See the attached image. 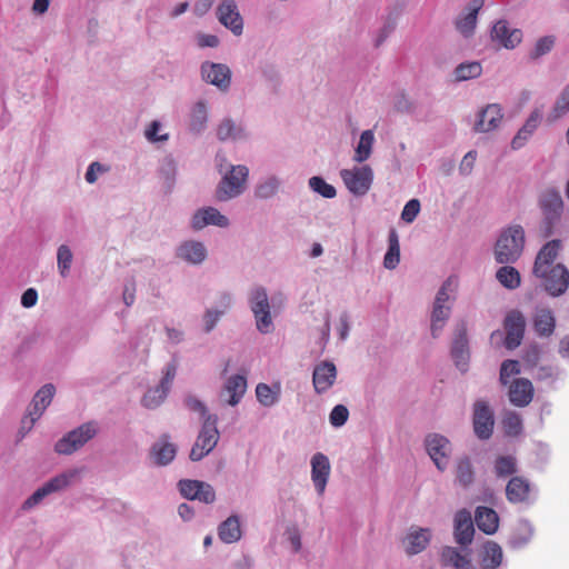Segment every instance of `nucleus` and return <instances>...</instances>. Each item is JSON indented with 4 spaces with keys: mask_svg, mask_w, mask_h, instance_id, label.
I'll return each instance as SVG.
<instances>
[{
    "mask_svg": "<svg viewBox=\"0 0 569 569\" xmlns=\"http://www.w3.org/2000/svg\"><path fill=\"white\" fill-rule=\"evenodd\" d=\"M441 562L443 566H451L456 569H463L470 565V559L467 555H462L455 547H445L441 551Z\"/></svg>",
    "mask_w": 569,
    "mask_h": 569,
    "instance_id": "34",
    "label": "nucleus"
},
{
    "mask_svg": "<svg viewBox=\"0 0 569 569\" xmlns=\"http://www.w3.org/2000/svg\"><path fill=\"white\" fill-rule=\"evenodd\" d=\"M502 119V112L499 104H489L479 113V119L475 124L478 132H489L496 129Z\"/></svg>",
    "mask_w": 569,
    "mask_h": 569,
    "instance_id": "27",
    "label": "nucleus"
},
{
    "mask_svg": "<svg viewBox=\"0 0 569 569\" xmlns=\"http://www.w3.org/2000/svg\"><path fill=\"white\" fill-rule=\"evenodd\" d=\"M475 535L473 522L470 511L459 510L455 516V540L460 546H468L472 542Z\"/></svg>",
    "mask_w": 569,
    "mask_h": 569,
    "instance_id": "21",
    "label": "nucleus"
},
{
    "mask_svg": "<svg viewBox=\"0 0 569 569\" xmlns=\"http://www.w3.org/2000/svg\"><path fill=\"white\" fill-rule=\"evenodd\" d=\"M247 390V379L244 376H231L221 392V397H226V401L230 406H236L240 402L241 398Z\"/></svg>",
    "mask_w": 569,
    "mask_h": 569,
    "instance_id": "26",
    "label": "nucleus"
},
{
    "mask_svg": "<svg viewBox=\"0 0 569 569\" xmlns=\"http://www.w3.org/2000/svg\"><path fill=\"white\" fill-rule=\"evenodd\" d=\"M482 72L481 64L479 62H465L460 63L455 69V77L458 81H466L469 79L478 78Z\"/></svg>",
    "mask_w": 569,
    "mask_h": 569,
    "instance_id": "42",
    "label": "nucleus"
},
{
    "mask_svg": "<svg viewBox=\"0 0 569 569\" xmlns=\"http://www.w3.org/2000/svg\"><path fill=\"white\" fill-rule=\"evenodd\" d=\"M430 541L428 529H417L410 531L403 540L405 550L408 555H417L426 549Z\"/></svg>",
    "mask_w": 569,
    "mask_h": 569,
    "instance_id": "31",
    "label": "nucleus"
},
{
    "mask_svg": "<svg viewBox=\"0 0 569 569\" xmlns=\"http://www.w3.org/2000/svg\"><path fill=\"white\" fill-rule=\"evenodd\" d=\"M219 538L226 543H233L241 538V529L239 518L230 516L227 518L218 529Z\"/></svg>",
    "mask_w": 569,
    "mask_h": 569,
    "instance_id": "33",
    "label": "nucleus"
},
{
    "mask_svg": "<svg viewBox=\"0 0 569 569\" xmlns=\"http://www.w3.org/2000/svg\"><path fill=\"white\" fill-rule=\"evenodd\" d=\"M256 396L258 401L264 407H271L278 401V395L267 383H258Z\"/></svg>",
    "mask_w": 569,
    "mask_h": 569,
    "instance_id": "50",
    "label": "nucleus"
},
{
    "mask_svg": "<svg viewBox=\"0 0 569 569\" xmlns=\"http://www.w3.org/2000/svg\"><path fill=\"white\" fill-rule=\"evenodd\" d=\"M176 372H177L176 365L174 363L168 365L166 368V371H164V376L161 379V382L159 386H161L163 389L169 391L170 385H171L172 380L174 379Z\"/></svg>",
    "mask_w": 569,
    "mask_h": 569,
    "instance_id": "61",
    "label": "nucleus"
},
{
    "mask_svg": "<svg viewBox=\"0 0 569 569\" xmlns=\"http://www.w3.org/2000/svg\"><path fill=\"white\" fill-rule=\"evenodd\" d=\"M231 305V297L228 293H222L219 298V306L222 308L221 310H212L209 309L204 313L203 321H204V330L207 332H210L216 323L218 322L220 316H222L226 310L230 308Z\"/></svg>",
    "mask_w": 569,
    "mask_h": 569,
    "instance_id": "38",
    "label": "nucleus"
},
{
    "mask_svg": "<svg viewBox=\"0 0 569 569\" xmlns=\"http://www.w3.org/2000/svg\"><path fill=\"white\" fill-rule=\"evenodd\" d=\"M73 254L70 250V248L66 244H61L58 248L57 253V263H58V270L61 277H67L70 271V267L72 263Z\"/></svg>",
    "mask_w": 569,
    "mask_h": 569,
    "instance_id": "46",
    "label": "nucleus"
},
{
    "mask_svg": "<svg viewBox=\"0 0 569 569\" xmlns=\"http://www.w3.org/2000/svg\"><path fill=\"white\" fill-rule=\"evenodd\" d=\"M450 306L435 302L431 313V333L435 338L438 337L439 332L443 329L450 316Z\"/></svg>",
    "mask_w": 569,
    "mask_h": 569,
    "instance_id": "39",
    "label": "nucleus"
},
{
    "mask_svg": "<svg viewBox=\"0 0 569 569\" xmlns=\"http://www.w3.org/2000/svg\"><path fill=\"white\" fill-rule=\"evenodd\" d=\"M337 379V368L332 362L322 361L317 365L312 373V385L317 393L328 391Z\"/></svg>",
    "mask_w": 569,
    "mask_h": 569,
    "instance_id": "15",
    "label": "nucleus"
},
{
    "mask_svg": "<svg viewBox=\"0 0 569 569\" xmlns=\"http://www.w3.org/2000/svg\"><path fill=\"white\" fill-rule=\"evenodd\" d=\"M419 211H420L419 200L411 199L405 204L403 210L401 212V219L407 223H411L417 218Z\"/></svg>",
    "mask_w": 569,
    "mask_h": 569,
    "instance_id": "57",
    "label": "nucleus"
},
{
    "mask_svg": "<svg viewBox=\"0 0 569 569\" xmlns=\"http://www.w3.org/2000/svg\"><path fill=\"white\" fill-rule=\"evenodd\" d=\"M198 488L199 490L196 500L204 503H212L216 500V492L210 483L200 481V486Z\"/></svg>",
    "mask_w": 569,
    "mask_h": 569,
    "instance_id": "59",
    "label": "nucleus"
},
{
    "mask_svg": "<svg viewBox=\"0 0 569 569\" xmlns=\"http://www.w3.org/2000/svg\"><path fill=\"white\" fill-rule=\"evenodd\" d=\"M279 188V181L274 177H269L256 187L254 194L260 199L273 197Z\"/></svg>",
    "mask_w": 569,
    "mask_h": 569,
    "instance_id": "47",
    "label": "nucleus"
},
{
    "mask_svg": "<svg viewBox=\"0 0 569 569\" xmlns=\"http://www.w3.org/2000/svg\"><path fill=\"white\" fill-rule=\"evenodd\" d=\"M456 480L463 487H469L475 480V470L468 457L458 459L456 465Z\"/></svg>",
    "mask_w": 569,
    "mask_h": 569,
    "instance_id": "37",
    "label": "nucleus"
},
{
    "mask_svg": "<svg viewBox=\"0 0 569 569\" xmlns=\"http://www.w3.org/2000/svg\"><path fill=\"white\" fill-rule=\"evenodd\" d=\"M250 307L256 318L257 329L262 333L270 332L272 319L267 292L263 288H256L250 297Z\"/></svg>",
    "mask_w": 569,
    "mask_h": 569,
    "instance_id": "8",
    "label": "nucleus"
},
{
    "mask_svg": "<svg viewBox=\"0 0 569 569\" xmlns=\"http://www.w3.org/2000/svg\"><path fill=\"white\" fill-rule=\"evenodd\" d=\"M530 539L531 530L526 523H522L511 533L509 538V545L512 548H520L528 543Z\"/></svg>",
    "mask_w": 569,
    "mask_h": 569,
    "instance_id": "49",
    "label": "nucleus"
},
{
    "mask_svg": "<svg viewBox=\"0 0 569 569\" xmlns=\"http://www.w3.org/2000/svg\"><path fill=\"white\" fill-rule=\"evenodd\" d=\"M531 487L529 481L520 476L512 477L506 486V497L511 503L528 501Z\"/></svg>",
    "mask_w": 569,
    "mask_h": 569,
    "instance_id": "25",
    "label": "nucleus"
},
{
    "mask_svg": "<svg viewBox=\"0 0 569 569\" xmlns=\"http://www.w3.org/2000/svg\"><path fill=\"white\" fill-rule=\"evenodd\" d=\"M78 475L77 470H70L68 472L61 473L48 482H46L41 488L37 489L24 502L23 508L30 509L38 505L44 497L48 495L59 491L70 485L72 479H74Z\"/></svg>",
    "mask_w": 569,
    "mask_h": 569,
    "instance_id": "11",
    "label": "nucleus"
},
{
    "mask_svg": "<svg viewBox=\"0 0 569 569\" xmlns=\"http://www.w3.org/2000/svg\"><path fill=\"white\" fill-rule=\"evenodd\" d=\"M538 207L542 214L541 231L545 238L555 233L563 214V200L561 193L553 188L546 189L538 197Z\"/></svg>",
    "mask_w": 569,
    "mask_h": 569,
    "instance_id": "1",
    "label": "nucleus"
},
{
    "mask_svg": "<svg viewBox=\"0 0 569 569\" xmlns=\"http://www.w3.org/2000/svg\"><path fill=\"white\" fill-rule=\"evenodd\" d=\"M200 486V480H191V479H183L180 480L178 483L179 491L181 496H183L186 499L189 500H196L198 490Z\"/></svg>",
    "mask_w": 569,
    "mask_h": 569,
    "instance_id": "55",
    "label": "nucleus"
},
{
    "mask_svg": "<svg viewBox=\"0 0 569 569\" xmlns=\"http://www.w3.org/2000/svg\"><path fill=\"white\" fill-rule=\"evenodd\" d=\"M495 470L498 477H507L517 471L516 459L511 456L498 457L495 462Z\"/></svg>",
    "mask_w": 569,
    "mask_h": 569,
    "instance_id": "48",
    "label": "nucleus"
},
{
    "mask_svg": "<svg viewBox=\"0 0 569 569\" xmlns=\"http://www.w3.org/2000/svg\"><path fill=\"white\" fill-rule=\"evenodd\" d=\"M179 258L190 263H201L207 257V249L199 241L183 242L177 250Z\"/></svg>",
    "mask_w": 569,
    "mask_h": 569,
    "instance_id": "32",
    "label": "nucleus"
},
{
    "mask_svg": "<svg viewBox=\"0 0 569 569\" xmlns=\"http://www.w3.org/2000/svg\"><path fill=\"white\" fill-rule=\"evenodd\" d=\"M451 357L457 368L465 372L467 370L470 357L466 321L459 322L455 329V337L451 346Z\"/></svg>",
    "mask_w": 569,
    "mask_h": 569,
    "instance_id": "13",
    "label": "nucleus"
},
{
    "mask_svg": "<svg viewBox=\"0 0 569 569\" xmlns=\"http://www.w3.org/2000/svg\"><path fill=\"white\" fill-rule=\"evenodd\" d=\"M567 111H569V84L562 90L553 107L556 118L563 116Z\"/></svg>",
    "mask_w": 569,
    "mask_h": 569,
    "instance_id": "58",
    "label": "nucleus"
},
{
    "mask_svg": "<svg viewBox=\"0 0 569 569\" xmlns=\"http://www.w3.org/2000/svg\"><path fill=\"white\" fill-rule=\"evenodd\" d=\"M219 440V431L217 429V417L208 416L203 421L201 431L191 448L189 458L192 461H199L213 450Z\"/></svg>",
    "mask_w": 569,
    "mask_h": 569,
    "instance_id": "4",
    "label": "nucleus"
},
{
    "mask_svg": "<svg viewBox=\"0 0 569 569\" xmlns=\"http://www.w3.org/2000/svg\"><path fill=\"white\" fill-rule=\"evenodd\" d=\"M542 280L546 291L552 297L563 295L569 287V271L562 263L545 269L543 274H535Z\"/></svg>",
    "mask_w": 569,
    "mask_h": 569,
    "instance_id": "6",
    "label": "nucleus"
},
{
    "mask_svg": "<svg viewBox=\"0 0 569 569\" xmlns=\"http://www.w3.org/2000/svg\"><path fill=\"white\" fill-rule=\"evenodd\" d=\"M349 417V411L346 406L337 405L330 412L329 419L330 423L335 427L343 426Z\"/></svg>",
    "mask_w": 569,
    "mask_h": 569,
    "instance_id": "56",
    "label": "nucleus"
},
{
    "mask_svg": "<svg viewBox=\"0 0 569 569\" xmlns=\"http://www.w3.org/2000/svg\"><path fill=\"white\" fill-rule=\"evenodd\" d=\"M330 462L326 455L317 452L311 459V479L319 495L325 492L329 476Z\"/></svg>",
    "mask_w": 569,
    "mask_h": 569,
    "instance_id": "19",
    "label": "nucleus"
},
{
    "mask_svg": "<svg viewBox=\"0 0 569 569\" xmlns=\"http://www.w3.org/2000/svg\"><path fill=\"white\" fill-rule=\"evenodd\" d=\"M506 330L505 346L513 350L521 345L526 330V318L520 310H510L503 320Z\"/></svg>",
    "mask_w": 569,
    "mask_h": 569,
    "instance_id": "9",
    "label": "nucleus"
},
{
    "mask_svg": "<svg viewBox=\"0 0 569 569\" xmlns=\"http://www.w3.org/2000/svg\"><path fill=\"white\" fill-rule=\"evenodd\" d=\"M523 248V228L519 224L510 226L502 230L497 239L495 246V259L501 264L516 262L521 257Z\"/></svg>",
    "mask_w": 569,
    "mask_h": 569,
    "instance_id": "2",
    "label": "nucleus"
},
{
    "mask_svg": "<svg viewBox=\"0 0 569 569\" xmlns=\"http://www.w3.org/2000/svg\"><path fill=\"white\" fill-rule=\"evenodd\" d=\"M309 187L325 198H335L337 192L333 186L327 183L321 177H312L309 180Z\"/></svg>",
    "mask_w": 569,
    "mask_h": 569,
    "instance_id": "51",
    "label": "nucleus"
},
{
    "mask_svg": "<svg viewBox=\"0 0 569 569\" xmlns=\"http://www.w3.org/2000/svg\"><path fill=\"white\" fill-rule=\"evenodd\" d=\"M553 44H555V39L552 37L548 36V37H543V38L539 39L538 42L536 43L535 51H533L532 56L535 58H537L542 54H546L547 52H549L551 50Z\"/></svg>",
    "mask_w": 569,
    "mask_h": 569,
    "instance_id": "60",
    "label": "nucleus"
},
{
    "mask_svg": "<svg viewBox=\"0 0 569 569\" xmlns=\"http://www.w3.org/2000/svg\"><path fill=\"white\" fill-rule=\"evenodd\" d=\"M167 395L168 391L163 389L161 386H157L153 389H149L141 400L142 406L148 409H154L163 402Z\"/></svg>",
    "mask_w": 569,
    "mask_h": 569,
    "instance_id": "44",
    "label": "nucleus"
},
{
    "mask_svg": "<svg viewBox=\"0 0 569 569\" xmlns=\"http://www.w3.org/2000/svg\"><path fill=\"white\" fill-rule=\"evenodd\" d=\"M340 176L348 190L357 196L366 194L373 179V172L369 166L343 169Z\"/></svg>",
    "mask_w": 569,
    "mask_h": 569,
    "instance_id": "7",
    "label": "nucleus"
},
{
    "mask_svg": "<svg viewBox=\"0 0 569 569\" xmlns=\"http://www.w3.org/2000/svg\"><path fill=\"white\" fill-rule=\"evenodd\" d=\"M56 388L52 383L44 385L33 397L32 409L28 411V415L22 420L23 426L28 422V429L30 430L34 422L42 416L47 407L51 403L54 396Z\"/></svg>",
    "mask_w": 569,
    "mask_h": 569,
    "instance_id": "14",
    "label": "nucleus"
},
{
    "mask_svg": "<svg viewBox=\"0 0 569 569\" xmlns=\"http://www.w3.org/2000/svg\"><path fill=\"white\" fill-rule=\"evenodd\" d=\"M475 522L486 535H493L499 527V516L493 509L480 506L476 509Z\"/></svg>",
    "mask_w": 569,
    "mask_h": 569,
    "instance_id": "30",
    "label": "nucleus"
},
{
    "mask_svg": "<svg viewBox=\"0 0 569 569\" xmlns=\"http://www.w3.org/2000/svg\"><path fill=\"white\" fill-rule=\"evenodd\" d=\"M483 3L485 0H472L467 8L468 12L456 21V28L463 37H470L473 33L477 14Z\"/></svg>",
    "mask_w": 569,
    "mask_h": 569,
    "instance_id": "28",
    "label": "nucleus"
},
{
    "mask_svg": "<svg viewBox=\"0 0 569 569\" xmlns=\"http://www.w3.org/2000/svg\"><path fill=\"white\" fill-rule=\"evenodd\" d=\"M400 261V246L399 238L396 230L389 233V248L383 258V266L387 269H395Z\"/></svg>",
    "mask_w": 569,
    "mask_h": 569,
    "instance_id": "40",
    "label": "nucleus"
},
{
    "mask_svg": "<svg viewBox=\"0 0 569 569\" xmlns=\"http://www.w3.org/2000/svg\"><path fill=\"white\" fill-rule=\"evenodd\" d=\"M560 249L561 241L558 239L550 240L543 244L535 259L532 269L533 274H543L545 269L551 268Z\"/></svg>",
    "mask_w": 569,
    "mask_h": 569,
    "instance_id": "22",
    "label": "nucleus"
},
{
    "mask_svg": "<svg viewBox=\"0 0 569 569\" xmlns=\"http://www.w3.org/2000/svg\"><path fill=\"white\" fill-rule=\"evenodd\" d=\"M533 329L539 337H550L556 328V318L548 308H538L532 318Z\"/></svg>",
    "mask_w": 569,
    "mask_h": 569,
    "instance_id": "29",
    "label": "nucleus"
},
{
    "mask_svg": "<svg viewBox=\"0 0 569 569\" xmlns=\"http://www.w3.org/2000/svg\"><path fill=\"white\" fill-rule=\"evenodd\" d=\"M502 562V549L495 541H488L483 546L482 566L485 569H496Z\"/></svg>",
    "mask_w": 569,
    "mask_h": 569,
    "instance_id": "36",
    "label": "nucleus"
},
{
    "mask_svg": "<svg viewBox=\"0 0 569 569\" xmlns=\"http://www.w3.org/2000/svg\"><path fill=\"white\" fill-rule=\"evenodd\" d=\"M38 301V292L33 288L27 289L21 297V305L24 308L33 307Z\"/></svg>",
    "mask_w": 569,
    "mask_h": 569,
    "instance_id": "62",
    "label": "nucleus"
},
{
    "mask_svg": "<svg viewBox=\"0 0 569 569\" xmlns=\"http://www.w3.org/2000/svg\"><path fill=\"white\" fill-rule=\"evenodd\" d=\"M426 448L428 455L440 471H443L449 462L451 445L443 436L433 433L426 438Z\"/></svg>",
    "mask_w": 569,
    "mask_h": 569,
    "instance_id": "12",
    "label": "nucleus"
},
{
    "mask_svg": "<svg viewBox=\"0 0 569 569\" xmlns=\"http://www.w3.org/2000/svg\"><path fill=\"white\" fill-rule=\"evenodd\" d=\"M249 170L246 166H232L221 179L216 198L219 201H227L241 194L244 190Z\"/></svg>",
    "mask_w": 569,
    "mask_h": 569,
    "instance_id": "3",
    "label": "nucleus"
},
{
    "mask_svg": "<svg viewBox=\"0 0 569 569\" xmlns=\"http://www.w3.org/2000/svg\"><path fill=\"white\" fill-rule=\"evenodd\" d=\"M169 440V435H162L151 447L150 456L158 466L169 465L177 455V446Z\"/></svg>",
    "mask_w": 569,
    "mask_h": 569,
    "instance_id": "23",
    "label": "nucleus"
},
{
    "mask_svg": "<svg viewBox=\"0 0 569 569\" xmlns=\"http://www.w3.org/2000/svg\"><path fill=\"white\" fill-rule=\"evenodd\" d=\"M218 19L234 34H241L243 22L233 0H224L219 4Z\"/></svg>",
    "mask_w": 569,
    "mask_h": 569,
    "instance_id": "20",
    "label": "nucleus"
},
{
    "mask_svg": "<svg viewBox=\"0 0 569 569\" xmlns=\"http://www.w3.org/2000/svg\"><path fill=\"white\" fill-rule=\"evenodd\" d=\"M217 137L221 141L242 137V129L230 119H224L217 128Z\"/></svg>",
    "mask_w": 569,
    "mask_h": 569,
    "instance_id": "43",
    "label": "nucleus"
},
{
    "mask_svg": "<svg viewBox=\"0 0 569 569\" xmlns=\"http://www.w3.org/2000/svg\"><path fill=\"white\" fill-rule=\"evenodd\" d=\"M209 224L227 228L229 219L213 207L202 208L194 212L191 219V227L194 230H201Z\"/></svg>",
    "mask_w": 569,
    "mask_h": 569,
    "instance_id": "16",
    "label": "nucleus"
},
{
    "mask_svg": "<svg viewBox=\"0 0 569 569\" xmlns=\"http://www.w3.org/2000/svg\"><path fill=\"white\" fill-rule=\"evenodd\" d=\"M201 73L207 82L221 90H227L230 86L231 71L226 64L204 62L201 66Z\"/></svg>",
    "mask_w": 569,
    "mask_h": 569,
    "instance_id": "17",
    "label": "nucleus"
},
{
    "mask_svg": "<svg viewBox=\"0 0 569 569\" xmlns=\"http://www.w3.org/2000/svg\"><path fill=\"white\" fill-rule=\"evenodd\" d=\"M502 426L506 435L515 437L522 431V419L517 412L509 411L502 419Z\"/></svg>",
    "mask_w": 569,
    "mask_h": 569,
    "instance_id": "45",
    "label": "nucleus"
},
{
    "mask_svg": "<svg viewBox=\"0 0 569 569\" xmlns=\"http://www.w3.org/2000/svg\"><path fill=\"white\" fill-rule=\"evenodd\" d=\"M476 158H477V152L476 151H469L462 159L461 163H460V171L462 173H470L472 168H473V164H475V161H476Z\"/></svg>",
    "mask_w": 569,
    "mask_h": 569,
    "instance_id": "63",
    "label": "nucleus"
},
{
    "mask_svg": "<svg viewBox=\"0 0 569 569\" xmlns=\"http://www.w3.org/2000/svg\"><path fill=\"white\" fill-rule=\"evenodd\" d=\"M472 425L476 436L487 440L492 436L495 426L493 411L485 400H478L473 405Z\"/></svg>",
    "mask_w": 569,
    "mask_h": 569,
    "instance_id": "10",
    "label": "nucleus"
},
{
    "mask_svg": "<svg viewBox=\"0 0 569 569\" xmlns=\"http://www.w3.org/2000/svg\"><path fill=\"white\" fill-rule=\"evenodd\" d=\"M496 278L501 286L509 290L520 287L521 277L519 271L511 266H502L496 272Z\"/></svg>",
    "mask_w": 569,
    "mask_h": 569,
    "instance_id": "35",
    "label": "nucleus"
},
{
    "mask_svg": "<svg viewBox=\"0 0 569 569\" xmlns=\"http://www.w3.org/2000/svg\"><path fill=\"white\" fill-rule=\"evenodd\" d=\"M198 46L201 48L211 47L214 48L219 44V39L214 34L201 33L198 36Z\"/></svg>",
    "mask_w": 569,
    "mask_h": 569,
    "instance_id": "64",
    "label": "nucleus"
},
{
    "mask_svg": "<svg viewBox=\"0 0 569 569\" xmlns=\"http://www.w3.org/2000/svg\"><path fill=\"white\" fill-rule=\"evenodd\" d=\"M98 432L94 422H86L77 429L68 432L54 446V450L60 455H71L83 447Z\"/></svg>",
    "mask_w": 569,
    "mask_h": 569,
    "instance_id": "5",
    "label": "nucleus"
},
{
    "mask_svg": "<svg viewBox=\"0 0 569 569\" xmlns=\"http://www.w3.org/2000/svg\"><path fill=\"white\" fill-rule=\"evenodd\" d=\"M458 287V279L456 277H449L436 296V303L446 305L450 299V292H453Z\"/></svg>",
    "mask_w": 569,
    "mask_h": 569,
    "instance_id": "54",
    "label": "nucleus"
},
{
    "mask_svg": "<svg viewBox=\"0 0 569 569\" xmlns=\"http://www.w3.org/2000/svg\"><path fill=\"white\" fill-rule=\"evenodd\" d=\"M207 122V108L203 102H198L192 111L190 127L199 132Z\"/></svg>",
    "mask_w": 569,
    "mask_h": 569,
    "instance_id": "52",
    "label": "nucleus"
},
{
    "mask_svg": "<svg viewBox=\"0 0 569 569\" xmlns=\"http://www.w3.org/2000/svg\"><path fill=\"white\" fill-rule=\"evenodd\" d=\"M373 141H375V136H373L372 130H365L361 133L359 143L356 148V152H355V157H353L355 161L363 162L367 159H369V157L371 154Z\"/></svg>",
    "mask_w": 569,
    "mask_h": 569,
    "instance_id": "41",
    "label": "nucleus"
},
{
    "mask_svg": "<svg viewBox=\"0 0 569 569\" xmlns=\"http://www.w3.org/2000/svg\"><path fill=\"white\" fill-rule=\"evenodd\" d=\"M533 393V386L526 378H517L509 386V400L516 407H527L532 401Z\"/></svg>",
    "mask_w": 569,
    "mask_h": 569,
    "instance_id": "18",
    "label": "nucleus"
},
{
    "mask_svg": "<svg viewBox=\"0 0 569 569\" xmlns=\"http://www.w3.org/2000/svg\"><path fill=\"white\" fill-rule=\"evenodd\" d=\"M520 373V363L517 360H505L500 368V382L506 386L509 383V378Z\"/></svg>",
    "mask_w": 569,
    "mask_h": 569,
    "instance_id": "53",
    "label": "nucleus"
},
{
    "mask_svg": "<svg viewBox=\"0 0 569 569\" xmlns=\"http://www.w3.org/2000/svg\"><path fill=\"white\" fill-rule=\"evenodd\" d=\"M491 38L507 49H513L521 42L522 32L519 29L510 30L507 21L499 20L492 28Z\"/></svg>",
    "mask_w": 569,
    "mask_h": 569,
    "instance_id": "24",
    "label": "nucleus"
}]
</instances>
